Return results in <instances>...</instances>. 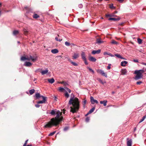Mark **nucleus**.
Segmentation results:
<instances>
[{
	"mask_svg": "<svg viewBox=\"0 0 146 146\" xmlns=\"http://www.w3.org/2000/svg\"><path fill=\"white\" fill-rule=\"evenodd\" d=\"M134 62H138V60L137 59H134L133 60Z\"/></svg>",
	"mask_w": 146,
	"mask_h": 146,
	"instance_id": "nucleus-56",
	"label": "nucleus"
},
{
	"mask_svg": "<svg viewBox=\"0 0 146 146\" xmlns=\"http://www.w3.org/2000/svg\"><path fill=\"white\" fill-rule=\"evenodd\" d=\"M34 18L36 19L39 17V16L36 14H35L33 16Z\"/></svg>",
	"mask_w": 146,
	"mask_h": 146,
	"instance_id": "nucleus-29",
	"label": "nucleus"
},
{
	"mask_svg": "<svg viewBox=\"0 0 146 146\" xmlns=\"http://www.w3.org/2000/svg\"><path fill=\"white\" fill-rule=\"evenodd\" d=\"M101 52V50L98 49L96 50H94L92 51V53L93 54H99Z\"/></svg>",
	"mask_w": 146,
	"mask_h": 146,
	"instance_id": "nucleus-11",
	"label": "nucleus"
},
{
	"mask_svg": "<svg viewBox=\"0 0 146 146\" xmlns=\"http://www.w3.org/2000/svg\"><path fill=\"white\" fill-rule=\"evenodd\" d=\"M55 39L57 41H59L60 42L62 40V39H58V38L57 37H56L55 38Z\"/></svg>",
	"mask_w": 146,
	"mask_h": 146,
	"instance_id": "nucleus-47",
	"label": "nucleus"
},
{
	"mask_svg": "<svg viewBox=\"0 0 146 146\" xmlns=\"http://www.w3.org/2000/svg\"><path fill=\"white\" fill-rule=\"evenodd\" d=\"M68 61H69V62H70L71 63V62L72 61L70 59V58H68Z\"/></svg>",
	"mask_w": 146,
	"mask_h": 146,
	"instance_id": "nucleus-60",
	"label": "nucleus"
},
{
	"mask_svg": "<svg viewBox=\"0 0 146 146\" xmlns=\"http://www.w3.org/2000/svg\"><path fill=\"white\" fill-rule=\"evenodd\" d=\"M29 56H26V57L25 56H22L21 57V61H24L25 60H29Z\"/></svg>",
	"mask_w": 146,
	"mask_h": 146,
	"instance_id": "nucleus-12",
	"label": "nucleus"
},
{
	"mask_svg": "<svg viewBox=\"0 0 146 146\" xmlns=\"http://www.w3.org/2000/svg\"><path fill=\"white\" fill-rule=\"evenodd\" d=\"M62 112L58 110L56 113V116L54 118H53L51 119L50 121L47 123L44 126L45 128L51 127L52 125L56 126L59 124V122L62 121L63 117H60L62 115Z\"/></svg>",
	"mask_w": 146,
	"mask_h": 146,
	"instance_id": "nucleus-1",
	"label": "nucleus"
},
{
	"mask_svg": "<svg viewBox=\"0 0 146 146\" xmlns=\"http://www.w3.org/2000/svg\"><path fill=\"white\" fill-rule=\"evenodd\" d=\"M83 60L85 64L88 65V63L86 59Z\"/></svg>",
	"mask_w": 146,
	"mask_h": 146,
	"instance_id": "nucleus-50",
	"label": "nucleus"
},
{
	"mask_svg": "<svg viewBox=\"0 0 146 146\" xmlns=\"http://www.w3.org/2000/svg\"><path fill=\"white\" fill-rule=\"evenodd\" d=\"M68 91V90L70 89H69L68 88H67V87H66L65 88Z\"/></svg>",
	"mask_w": 146,
	"mask_h": 146,
	"instance_id": "nucleus-61",
	"label": "nucleus"
},
{
	"mask_svg": "<svg viewBox=\"0 0 146 146\" xmlns=\"http://www.w3.org/2000/svg\"><path fill=\"white\" fill-rule=\"evenodd\" d=\"M142 83V82L141 81H139V82H137L136 84L138 85H140Z\"/></svg>",
	"mask_w": 146,
	"mask_h": 146,
	"instance_id": "nucleus-53",
	"label": "nucleus"
},
{
	"mask_svg": "<svg viewBox=\"0 0 146 146\" xmlns=\"http://www.w3.org/2000/svg\"><path fill=\"white\" fill-rule=\"evenodd\" d=\"M48 72V70L47 69H46L45 70H42L41 73L42 75H44L47 73Z\"/></svg>",
	"mask_w": 146,
	"mask_h": 146,
	"instance_id": "nucleus-17",
	"label": "nucleus"
},
{
	"mask_svg": "<svg viewBox=\"0 0 146 146\" xmlns=\"http://www.w3.org/2000/svg\"><path fill=\"white\" fill-rule=\"evenodd\" d=\"M63 84H64V85L66 86L67 84L66 82H64V83Z\"/></svg>",
	"mask_w": 146,
	"mask_h": 146,
	"instance_id": "nucleus-62",
	"label": "nucleus"
},
{
	"mask_svg": "<svg viewBox=\"0 0 146 146\" xmlns=\"http://www.w3.org/2000/svg\"><path fill=\"white\" fill-rule=\"evenodd\" d=\"M32 65V64L31 63L28 62H25L24 64L25 66L27 67L30 66Z\"/></svg>",
	"mask_w": 146,
	"mask_h": 146,
	"instance_id": "nucleus-13",
	"label": "nucleus"
},
{
	"mask_svg": "<svg viewBox=\"0 0 146 146\" xmlns=\"http://www.w3.org/2000/svg\"><path fill=\"white\" fill-rule=\"evenodd\" d=\"M137 40L139 44H140L142 43V40L141 39L139 38H138Z\"/></svg>",
	"mask_w": 146,
	"mask_h": 146,
	"instance_id": "nucleus-35",
	"label": "nucleus"
},
{
	"mask_svg": "<svg viewBox=\"0 0 146 146\" xmlns=\"http://www.w3.org/2000/svg\"><path fill=\"white\" fill-rule=\"evenodd\" d=\"M121 72L122 74L125 75L127 72V71L126 69H122L121 71Z\"/></svg>",
	"mask_w": 146,
	"mask_h": 146,
	"instance_id": "nucleus-22",
	"label": "nucleus"
},
{
	"mask_svg": "<svg viewBox=\"0 0 146 146\" xmlns=\"http://www.w3.org/2000/svg\"><path fill=\"white\" fill-rule=\"evenodd\" d=\"M90 101L92 104H94L95 103L98 104V102L96 100H94L93 97L92 96L90 97Z\"/></svg>",
	"mask_w": 146,
	"mask_h": 146,
	"instance_id": "nucleus-8",
	"label": "nucleus"
},
{
	"mask_svg": "<svg viewBox=\"0 0 146 146\" xmlns=\"http://www.w3.org/2000/svg\"><path fill=\"white\" fill-rule=\"evenodd\" d=\"M23 31L24 32V34L25 35H26L28 33V31L25 28L23 29Z\"/></svg>",
	"mask_w": 146,
	"mask_h": 146,
	"instance_id": "nucleus-36",
	"label": "nucleus"
},
{
	"mask_svg": "<svg viewBox=\"0 0 146 146\" xmlns=\"http://www.w3.org/2000/svg\"><path fill=\"white\" fill-rule=\"evenodd\" d=\"M86 103V100H84V101L83 102L82 104L83 105V107L84 108H85V105Z\"/></svg>",
	"mask_w": 146,
	"mask_h": 146,
	"instance_id": "nucleus-33",
	"label": "nucleus"
},
{
	"mask_svg": "<svg viewBox=\"0 0 146 146\" xmlns=\"http://www.w3.org/2000/svg\"><path fill=\"white\" fill-rule=\"evenodd\" d=\"M110 53H109V52H104V54L105 55V56H106L107 55H109V54Z\"/></svg>",
	"mask_w": 146,
	"mask_h": 146,
	"instance_id": "nucleus-51",
	"label": "nucleus"
},
{
	"mask_svg": "<svg viewBox=\"0 0 146 146\" xmlns=\"http://www.w3.org/2000/svg\"><path fill=\"white\" fill-rule=\"evenodd\" d=\"M79 56V54L78 53H75L74 54V55L72 56V58L73 59H76L78 58Z\"/></svg>",
	"mask_w": 146,
	"mask_h": 146,
	"instance_id": "nucleus-9",
	"label": "nucleus"
},
{
	"mask_svg": "<svg viewBox=\"0 0 146 146\" xmlns=\"http://www.w3.org/2000/svg\"><path fill=\"white\" fill-rule=\"evenodd\" d=\"M114 55L119 58L121 59H125L124 58L122 57L119 54H115Z\"/></svg>",
	"mask_w": 146,
	"mask_h": 146,
	"instance_id": "nucleus-23",
	"label": "nucleus"
},
{
	"mask_svg": "<svg viewBox=\"0 0 146 146\" xmlns=\"http://www.w3.org/2000/svg\"><path fill=\"white\" fill-rule=\"evenodd\" d=\"M47 80L48 82L50 83L51 84L53 83L54 82V80L53 78L50 79H48Z\"/></svg>",
	"mask_w": 146,
	"mask_h": 146,
	"instance_id": "nucleus-19",
	"label": "nucleus"
},
{
	"mask_svg": "<svg viewBox=\"0 0 146 146\" xmlns=\"http://www.w3.org/2000/svg\"><path fill=\"white\" fill-rule=\"evenodd\" d=\"M35 92V90L34 89H32L29 90V93L30 94L32 95Z\"/></svg>",
	"mask_w": 146,
	"mask_h": 146,
	"instance_id": "nucleus-32",
	"label": "nucleus"
},
{
	"mask_svg": "<svg viewBox=\"0 0 146 146\" xmlns=\"http://www.w3.org/2000/svg\"><path fill=\"white\" fill-rule=\"evenodd\" d=\"M82 58L83 60L86 59L85 53L84 52H82L81 54Z\"/></svg>",
	"mask_w": 146,
	"mask_h": 146,
	"instance_id": "nucleus-20",
	"label": "nucleus"
},
{
	"mask_svg": "<svg viewBox=\"0 0 146 146\" xmlns=\"http://www.w3.org/2000/svg\"><path fill=\"white\" fill-rule=\"evenodd\" d=\"M128 63L127 62L125 61H124L121 62V65L122 66H125L126 64Z\"/></svg>",
	"mask_w": 146,
	"mask_h": 146,
	"instance_id": "nucleus-16",
	"label": "nucleus"
},
{
	"mask_svg": "<svg viewBox=\"0 0 146 146\" xmlns=\"http://www.w3.org/2000/svg\"><path fill=\"white\" fill-rule=\"evenodd\" d=\"M68 91V92L70 93L71 92V91L70 89H69Z\"/></svg>",
	"mask_w": 146,
	"mask_h": 146,
	"instance_id": "nucleus-64",
	"label": "nucleus"
},
{
	"mask_svg": "<svg viewBox=\"0 0 146 146\" xmlns=\"http://www.w3.org/2000/svg\"><path fill=\"white\" fill-rule=\"evenodd\" d=\"M102 76H105V77H107V75L106 73L104 72V71L103 70L101 74Z\"/></svg>",
	"mask_w": 146,
	"mask_h": 146,
	"instance_id": "nucleus-27",
	"label": "nucleus"
},
{
	"mask_svg": "<svg viewBox=\"0 0 146 146\" xmlns=\"http://www.w3.org/2000/svg\"><path fill=\"white\" fill-rule=\"evenodd\" d=\"M28 140L27 139L26 141L25 142V143H24V144L23 146H26V145L27 144V143Z\"/></svg>",
	"mask_w": 146,
	"mask_h": 146,
	"instance_id": "nucleus-54",
	"label": "nucleus"
},
{
	"mask_svg": "<svg viewBox=\"0 0 146 146\" xmlns=\"http://www.w3.org/2000/svg\"><path fill=\"white\" fill-rule=\"evenodd\" d=\"M68 104L72 105V106L70 107V111L73 113L76 112L79 109V102L77 98H75L74 99L73 98H71L69 101Z\"/></svg>",
	"mask_w": 146,
	"mask_h": 146,
	"instance_id": "nucleus-2",
	"label": "nucleus"
},
{
	"mask_svg": "<svg viewBox=\"0 0 146 146\" xmlns=\"http://www.w3.org/2000/svg\"><path fill=\"white\" fill-rule=\"evenodd\" d=\"M58 83H60V84H64V82L62 81V82H58Z\"/></svg>",
	"mask_w": 146,
	"mask_h": 146,
	"instance_id": "nucleus-58",
	"label": "nucleus"
},
{
	"mask_svg": "<svg viewBox=\"0 0 146 146\" xmlns=\"http://www.w3.org/2000/svg\"><path fill=\"white\" fill-rule=\"evenodd\" d=\"M120 19L119 18H111L110 17V18L108 19V20L109 21H111V20H113L114 21H119L120 20Z\"/></svg>",
	"mask_w": 146,
	"mask_h": 146,
	"instance_id": "nucleus-14",
	"label": "nucleus"
},
{
	"mask_svg": "<svg viewBox=\"0 0 146 146\" xmlns=\"http://www.w3.org/2000/svg\"><path fill=\"white\" fill-rule=\"evenodd\" d=\"M41 97L42 98L43 100L38 102L37 103L38 104L46 103L47 98L43 96H41Z\"/></svg>",
	"mask_w": 146,
	"mask_h": 146,
	"instance_id": "nucleus-6",
	"label": "nucleus"
},
{
	"mask_svg": "<svg viewBox=\"0 0 146 146\" xmlns=\"http://www.w3.org/2000/svg\"><path fill=\"white\" fill-rule=\"evenodd\" d=\"M37 56L36 55L33 56H31V55L29 56V60H31L33 62H35L37 60Z\"/></svg>",
	"mask_w": 146,
	"mask_h": 146,
	"instance_id": "nucleus-5",
	"label": "nucleus"
},
{
	"mask_svg": "<svg viewBox=\"0 0 146 146\" xmlns=\"http://www.w3.org/2000/svg\"><path fill=\"white\" fill-rule=\"evenodd\" d=\"M110 7L111 9H115V7L113 6V5L112 4L110 5Z\"/></svg>",
	"mask_w": 146,
	"mask_h": 146,
	"instance_id": "nucleus-45",
	"label": "nucleus"
},
{
	"mask_svg": "<svg viewBox=\"0 0 146 146\" xmlns=\"http://www.w3.org/2000/svg\"><path fill=\"white\" fill-rule=\"evenodd\" d=\"M146 117V116H143L142 118L139 121V123H140L143 121L145 119V118Z\"/></svg>",
	"mask_w": 146,
	"mask_h": 146,
	"instance_id": "nucleus-34",
	"label": "nucleus"
},
{
	"mask_svg": "<svg viewBox=\"0 0 146 146\" xmlns=\"http://www.w3.org/2000/svg\"><path fill=\"white\" fill-rule=\"evenodd\" d=\"M89 120H90L89 117H86V122H88L89 121Z\"/></svg>",
	"mask_w": 146,
	"mask_h": 146,
	"instance_id": "nucleus-52",
	"label": "nucleus"
},
{
	"mask_svg": "<svg viewBox=\"0 0 146 146\" xmlns=\"http://www.w3.org/2000/svg\"><path fill=\"white\" fill-rule=\"evenodd\" d=\"M65 110H65L63 109V113L64 114L65 113Z\"/></svg>",
	"mask_w": 146,
	"mask_h": 146,
	"instance_id": "nucleus-63",
	"label": "nucleus"
},
{
	"mask_svg": "<svg viewBox=\"0 0 146 146\" xmlns=\"http://www.w3.org/2000/svg\"><path fill=\"white\" fill-rule=\"evenodd\" d=\"M35 106L36 108H38L40 107V106L38 104H36L35 105Z\"/></svg>",
	"mask_w": 146,
	"mask_h": 146,
	"instance_id": "nucleus-57",
	"label": "nucleus"
},
{
	"mask_svg": "<svg viewBox=\"0 0 146 146\" xmlns=\"http://www.w3.org/2000/svg\"><path fill=\"white\" fill-rule=\"evenodd\" d=\"M51 52L52 53L56 54L58 52V51L57 49H55L52 50Z\"/></svg>",
	"mask_w": 146,
	"mask_h": 146,
	"instance_id": "nucleus-25",
	"label": "nucleus"
},
{
	"mask_svg": "<svg viewBox=\"0 0 146 146\" xmlns=\"http://www.w3.org/2000/svg\"><path fill=\"white\" fill-rule=\"evenodd\" d=\"M107 102V100H104L100 101V103L101 104H103L104 106H106Z\"/></svg>",
	"mask_w": 146,
	"mask_h": 146,
	"instance_id": "nucleus-18",
	"label": "nucleus"
},
{
	"mask_svg": "<svg viewBox=\"0 0 146 146\" xmlns=\"http://www.w3.org/2000/svg\"><path fill=\"white\" fill-rule=\"evenodd\" d=\"M64 96L68 98L69 97V95L68 94V93L67 91H66L65 93L64 94Z\"/></svg>",
	"mask_w": 146,
	"mask_h": 146,
	"instance_id": "nucleus-30",
	"label": "nucleus"
},
{
	"mask_svg": "<svg viewBox=\"0 0 146 146\" xmlns=\"http://www.w3.org/2000/svg\"><path fill=\"white\" fill-rule=\"evenodd\" d=\"M106 16L107 17H116L117 16L114 15V13H112L111 14H107L106 15Z\"/></svg>",
	"mask_w": 146,
	"mask_h": 146,
	"instance_id": "nucleus-26",
	"label": "nucleus"
},
{
	"mask_svg": "<svg viewBox=\"0 0 146 146\" xmlns=\"http://www.w3.org/2000/svg\"><path fill=\"white\" fill-rule=\"evenodd\" d=\"M111 43L113 44H118L117 42L114 40H112Z\"/></svg>",
	"mask_w": 146,
	"mask_h": 146,
	"instance_id": "nucleus-42",
	"label": "nucleus"
},
{
	"mask_svg": "<svg viewBox=\"0 0 146 146\" xmlns=\"http://www.w3.org/2000/svg\"><path fill=\"white\" fill-rule=\"evenodd\" d=\"M103 70H101V69H98L96 71L97 72L99 73H100V74H101L102 72V71Z\"/></svg>",
	"mask_w": 146,
	"mask_h": 146,
	"instance_id": "nucleus-43",
	"label": "nucleus"
},
{
	"mask_svg": "<svg viewBox=\"0 0 146 146\" xmlns=\"http://www.w3.org/2000/svg\"><path fill=\"white\" fill-rule=\"evenodd\" d=\"M134 74H136L135 78V80H137L142 78V74L137 70H136L135 71Z\"/></svg>",
	"mask_w": 146,
	"mask_h": 146,
	"instance_id": "nucleus-4",
	"label": "nucleus"
},
{
	"mask_svg": "<svg viewBox=\"0 0 146 146\" xmlns=\"http://www.w3.org/2000/svg\"><path fill=\"white\" fill-rule=\"evenodd\" d=\"M88 68L89 69V70L92 72L93 74L94 73V72L93 70L92 69L89 67H88Z\"/></svg>",
	"mask_w": 146,
	"mask_h": 146,
	"instance_id": "nucleus-44",
	"label": "nucleus"
},
{
	"mask_svg": "<svg viewBox=\"0 0 146 146\" xmlns=\"http://www.w3.org/2000/svg\"><path fill=\"white\" fill-rule=\"evenodd\" d=\"M65 45L67 46H70V43L67 41H66L65 42Z\"/></svg>",
	"mask_w": 146,
	"mask_h": 146,
	"instance_id": "nucleus-37",
	"label": "nucleus"
},
{
	"mask_svg": "<svg viewBox=\"0 0 146 146\" xmlns=\"http://www.w3.org/2000/svg\"><path fill=\"white\" fill-rule=\"evenodd\" d=\"M111 64H109L108 65V66L107 67V69L108 70H110L111 68Z\"/></svg>",
	"mask_w": 146,
	"mask_h": 146,
	"instance_id": "nucleus-49",
	"label": "nucleus"
},
{
	"mask_svg": "<svg viewBox=\"0 0 146 146\" xmlns=\"http://www.w3.org/2000/svg\"><path fill=\"white\" fill-rule=\"evenodd\" d=\"M68 128H69L68 127H65L64 129V131H67L68 130Z\"/></svg>",
	"mask_w": 146,
	"mask_h": 146,
	"instance_id": "nucleus-48",
	"label": "nucleus"
},
{
	"mask_svg": "<svg viewBox=\"0 0 146 146\" xmlns=\"http://www.w3.org/2000/svg\"><path fill=\"white\" fill-rule=\"evenodd\" d=\"M127 146H131V145L132 144V139H129V138H127Z\"/></svg>",
	"mask_w": 146,
	"mask_h": 146,
	"instance_id": "nucleus-7",
	"label": "nucleus"
},
{
	"mask_svg": "<svg viewBox=\"0 0 146 146\" xmlns=\"http://www.w3.org/2000/svg\"><path fill=\"white\" fill-rule=\"evenodd\" d=\"M137 71H138L139 72H140V73H141L142 74L145 72L144 70H137Z\"/></svg>",
	"mask_w": 146,
	"mask_h": 146,
	"instance_id": "nucleus-46",
	"label": "nucleus"
},
{
	"mask_svg": "<svg viewBox=\"0 0 146 146\" xmlns=\"http://www.w3.org/2000/svg\"><path fill=\"white\" fill-rule=\"evenodd\" d=\"M55 132H56V131H54L52 132L51 133L48 135V136H52L55 134Z\"/></svg>",
	"mask_w": 146,
	"mask_h": 146,
	"instance_id": "nucleus-40",
	"label": "nucleus"
},
{
	"mask_svg": "<svg viewBox=\"0 0 146 146\" xmlns=\"http://www.w3.org/2000/svg\"><path fill=\"white\" fill-rule=\"evenodd\" d=\"M35 96L37 99L39 98L40 97H41L39 93L36 94L35 95Z\"/></svg>",
	"mask_w": 146,
	"mask_h": 146,
	"instance_id": "nucleus-31",
	"label": "nucleus"
},
{
	"mask_svg": "<svg viewBox=\"0 0 146 146\" xmlns=\"http://www.w3.org/2000/svg\"><path fill=\"white\" fill-rule=\"evenodd\" d=\"M124 0H117L118 1L120 2H122Z\"/></svg>",
	"mask_w": 146,
	"mask_h": 146,
	"instance_id": "nucleus-59",
	"label": "nucleus"
},
{
	"mask_svg": "<svg viewBox=\"0 0 146 146\" xmlns=\"http://www.w3.org/2000/svg\"><path fill=\"white\" fill-rule=\"evenodd\" d=\"M19 33V31L17 30H15L13 31V34L14 35H16Z\"/></svg>",
	"mask_w": 146,
	"mask_h": 146,
	"instance_id": "nucleus-28",
	"label": "nucleus"
},
{
	"mask_svg": "<svg viewBox=\"0 0 146 146\" xmlns=\"http://www.w3.org/2000/svg\"><path fill=\"white\" fill-rule=\"evenodd\" d=\"M103 42L104 41L102 40L100 38H97L96 41V43L99 44L103 43Z\"/></svg>",
	"mask_w": 146,
	"mask_h": 146,
	"instance_id": "nucleus-10",
	"label": "nucleus"
},
{
	"mask_svg": "<svg viewBox=\"0 0 146 146\" xmlns=\"http://www.w3.org/2000/svg\"><path fill=\"white\" fill-rule=\"evenodd\" d=\"M95 109V108L94 107L91 109L88 112L86 115V116L88 115V114L91 113L93 112Z\"/></svg>",
	"mask_w": 146,
	"mask_h": 146,
	"instance_id": "nucleus-24",
	"label": "nucleus"
},
{
	"mask_svg": "<svg viewBox=\"0 0 146 146\" xmlns=\"http://www.w3.org/2000/svg\"><path fill=\"white\" fill-rule=\"evenodd\" d=\"M78 6L80 8H81L83 7V5L82 4H80Z\"/></svg>",
	"mask_w": 146,
	"mask_h": 146,
	"instance_id": "nucleus-55",
	"label": "nucleus"
},
{
	"mask_svg": "<svg viewBox=\"0 0 146 146\" xmlns=\"http://www.w3.org/2000/svg\"><path fill=\"white\" fill-rule=\"evenodd\" d=\"M89 60L92 62H95L96 60V59L93 57L90 56L89 57Z\"/></svg>",
	"mask_w": 146,
	"mask_h": 146,
	"instance_id": "nucleus-15",
	"label": "nucleus"
},
{
	"mask_svg": "<svg viewBox=\"0 0 146 146\" xmlns=\"http://www.w3.org/2000/svg\"><path fill=\"white\" fill-rule=\"evenodd\" d=\"M59 90L61 92H63L64 90V89L63 88L60 87L59 88Z\"/></svg>",
	"mask_w": 146,
	"mask_h": 146,
	"instance_id": "nucleus-38",
	"label": "nucleus"
},
{
	"mask_svg": "<svg viewBox=\"0 0 146 146\" xmlns=\"http://www.w3.org/2000/svg\"><path fill=\"white\" fill-rule=\"evenodd\" d=\"M134 74H136L135 78V80H137L142 78V74L137 70H136L135 71Z\"/></svg>",
	"mask_w": 146,
	"mask_h": 146,
	"instance_id": "nucleus-3",
	"label": "nucleus"
},
{
	"mask_svg": "<svg viewBox=\"0 0 146 146\" xmlns=\"http://www.w3.org/2000/svg\"><path fill=\"white\" fill-rule=\"evenodd\" d=\"M73 65L75 66H77L78 65V64L75 62H73L72 61L71 63Z\"/></svg>",
	"mask_w": 146,
	"mask_h": 146,
	"instance_id": "nucleus-39",
	"label": "nucleus"
},
{
	"mask_svg": "<svg viewBox=\"0 0 146 146\" xmlns=\"http://www.w3.org/2000/svg\"><path fill=\"white\" fill-rule=\"evenodd\" d=\"M56 110H52L51 111L50 113V114L52 115H54L56 114Z\"/></svg>",
	"mask_w": 146,
	"mask_h": 146,
	"instance_id": "nucleus-21",
	"label": "nucleus"
},
{
	"mask_svg": "<svg viewBox=\"0 0 146 146\" xmlns=\"http://www.w3.org/2000/svg\"><path fill=\"white\" fill-rule=\"evenodd\" d=\"M98 81L100 82L103 84H104V83H106V82H104L102 80L100 79H99Z\"/></svg>",
	"mask_w": 146,
	"mask_h": 146,
	"instance_id": "nucleus-41",
	"label": "nucleus"
}]
</instances>
